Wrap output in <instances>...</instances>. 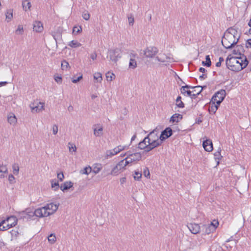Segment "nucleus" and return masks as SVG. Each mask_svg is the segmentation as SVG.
I'll use <instances>...</instances> for the list:
<instances>
[{
    "mask_svg": "<svg viewBox=\"0 0 251 251\" xmlns=\"http://www.w3.org/2000/svg\"><path fill=\"white\" fill-rule=\"evenodd\" d=\"M205 59H206L205 61H202V64L207 67H210L211 64V62L209 55H206V57H205Z\"/></svg>",
    "mask_w": 251,
    "mask_h": 251,
    "instance_id": "38",
    "label": "nucleus"
},
{
    "mask_svg": "<svg viewBox=\"0 0 251 251\" xmlns=\"http://www.w3.org/2000/svg\"><path fill=\"white\" fill-rule=\"evenodd\" d=\"M148 138L147 137H145L144 139L140 142L138 144V148L141 150H144L146 147H147V145L150 143L149 142H148Z\"/></svg>",
    "mask_w": 251,
    "mask_h": 251,
    "instance_id": "28",
    "label": "nucleus"
},
{
    "mask_svg": "<svg viewBox=\"0 0 251 251\" xmlns=\"http://www.w3.org/2000/svg\"><path fill=\"white\" fill-rule=\"evenodd\" d=\"M22 6L23 9L26 11L27 10L30 9L31 4L28 0H25L22 2Z\"/></svg>",
    "mask_w": 251,
    "mask_h": 251,
    "instance_id": "30",
    "label": "nucleus"
},
{
    "mask_svg": "<svg viewBox=\"0 0 251 251\" xmlns=\"http://www.w3.org/2000/svg\"><path fill=\"white\" fill-rule=\"evenodd\" d=\"M22 216L24 218L31 217L35 215L34 211H32L30 209H26L25 211L21 212Z\"/></svg>",
    "mask_w": 251,
    "mask_h": 251,
    "instance_id": "20",
    "label": "nucleus"
},
{
    "mask_svg": "<svg viewBox=\"0 0 251 251\" xmlns=\"http://www.w3.org/2000/svg\"><path fill=\"white\" fill-rule=\"evenodd\" d=\"M233 54L238 55H241V53L239 51V49L238 47H237L233 50Z\"/></svg>",
    "mask_w": 251,
    "mask_h": 251,
    "instance_id": "58",
    "label": "nucleus"
},
{
    "mask_svg": "<svg viewBox=\"0 0 251 251\" xmlns=\"http://www.w3.org/2000/svg\"><path fill=\"white\" fill-rule=\"evenodd\" d=\"M102 127L101 126L98 125L97 127L94 128V134L97 137H99L102 134Z\"/></svg>",
    "mask_w": 251,
    "mask_h": 251,
    "instance_id": "25",
    "label": "nucleus"
},
{
    "mask_svg": "<svg viewBox=\"0 0 251 251\" xmlns=\"http://www.w3.org/2000/svg\"><path fill=\"white\" fill-rule=\"evenodd\" d=\"M108 55L110 60L116 62L118 59L121 57V50L118 49L109 50Z\"/></svg>",
    "mask_w": 251,
    "mask_h": 251,
    "instance_id": "9",
    "label": "nucleus"
},
{
    "mask_svg": "<svg viewBox=\"0 0 251 251\" xmlns=\"http://www.w3.org/2000/svg\"><path fill=\"white\" fill-rule=\"evenodd\" d=\"M24 33V28L23 25H18L17 29L15 30V33L17 35H22Z\"/></svg>",
    "mask_w": 251,
    "mask_h": 251,
    "instance_id": "37",
    "label": "nucleus"
},
{
    "mask_svg": "<svg viewBox=\"0 0 251 251\" xmlns=\"http://www.w3.org/2000/svg\"><path fill=\"white\" fill-rule=\"evenodd\" d=\"M97 55L96 52H93L91 54L90 57L93 60H95L97 59Z\"/></svg>",
    "mask_w": 251,
    "mask_h": 251,
    "instance_id": "61",
    "label": "nucleus"
},
{
    "mask_svg": "<svg viewBox=\"0 0 251 251\" xmlns=\"http://www.w3.org/2000/svg\"><path fill=\"white\" fill-rule=\"evenodd\" d=\"M15 177L13 175H10L8 176V181L10 183H13L14 182Z\"/></svg>",
    "mask_w": 251,
    "mask_h": 251,
    "instance_id": "59",
    "label": "nucleus"
},
{
    "mask_svg": "<svg viewBox=\"0 0 251 251\" xmlns=\"http://www.w3.org/2000/svg\"><path fill=\"white\" fill-rule=\"evenodd\" d=\"M190 88H193V87H191V86L187 85L181 87V88L180 89L181 93L182 94L184 95L185 96H189V97L193 96V95H192V92L190 91V90H186Z\"/></svg>",
    "mask_w": 251,
    "mask_h": 251,
    "instance_id": "17",
    "label": "nucleus"
},
{
    "mask_svg": "<svg viewBox=\"0 0 251 251\" xmlns=\"http://www.w3.org/2000/svg\"><path fill=\"white\" fill-rule=\"evenodd\" d=\"M172 135V130L170 127H167L163 130L159 136V139L162 142L165 139L169 138Z\"/></svg>",
    "mask_w": 251,
    "mask_h": 251,
    "instance_id": "13",
    "label": "nucleus"
},
{
    "mask_svg": "<svg viewBox=\"0 0 251 251\" xmlns=\"http://www.w3.org/2000/svg\"><path fill=\"white\" fill-rule=\"evenodd\" d=\"M54 80L58 84H61L62 83V79L61 76H54Z\"/></svg>",
    "mask_w": 251,
    "mask_h": 251,
    "instance_id": "56",
    "label": "nucleus"
},
{
    "mask_svg": "<svg viewBox=\"0 0 251 251\" xmlns=\"http://www.w3.org/2000/svg\"><path fill=\"white\" fill-rule=\"evenodd\" d=\"M220 104H217L216 102L211 101L209 107V111L210 113H215Z\"/></svg>",
    "mask_w": 251,
    "mask_h": 251,
    "instance_id": "21",
    "label": "nucleus"
},
{
    "mask_svg": "<svg viewBox=\"0 0 251 251\" xmlns=\"http://www.w3.org/2000/svg\"><path fill=\"white\" fill-rule=\"evenodd\" d=\"M129 59H136L138 58V55L134 51L131 50L129 53Z\"/></svg>",
    "mask_w": 251,
    "mask_h": 251,
    "instance_id": "41",
    "label": "nucleus"
},
{
    "mask_svg": "<svg viewBox=\"0 0 251 251\" xmlns=\"http://www.w3.org/2000/svg\"><path fill=\"white\" fill-rule=\"evenodd\" d=\"M59 203H50L44 206L37 208L34 211L35 215L39 218L46 217L53 214L58 208Z\"/></svg>",
    "mask_w": 251,
    "mask_h": 251,
    "instance_id": "3",
    "label": "nucleus"
},
{
    "mask_svg": "<svg viewBox=\"0 0 251 251\" xmlns=\"http://www.w3.org/2000/svg\"><path fill=\"white\" fill-rule=\"evenodd\" d=\"M194 88H196V89H199V90H194V92H196V91H198V92H197L196 94H193V97L196 96L197 95H199L201 92V91L202 90V87L200 86H198L195 87Z\"/></svg>",
    "mask_w": 251,
    "mask_h": 251,
    "instance_id": "51",
    "label": "nucleus"
},
{
    "mask_svg": "<svg viewBox=\"0 0 251 251\" xmlns=\"http://www.w3.org/2000/svg\"><path fill=\"white\" fill-rule=\"evenodd\" d=\"M82 30L81 26H74L73 30V33L75 34H77L79 33Z\"/></svg>",
    "mask_w": 251,
    "mask_h": 251,
    "instance_id": "49",
    "label": "nucleus"
},
{
    "mask_svg": "<svg viewBox=\"0 0 251 251\" xmlns=\"http://www.w3.org/2000/svg\"><path fill=\"white\" fill-rule=\"evenodd\" d=\"M69 67V64L67 61L64 60L63 61H62L61 68H62V70L67 69Z\"/></svg>",
    "mask_w": 251,
    "mask_h": 251,
    "instance_id": "48",
    "label": "nucleus"
},
{
    "mask_svg": "<svg viewBox=\"0 0 251 251\" xmlns=\"http://www.w3.org/2000/svg\"><path fill=\"white\" fill-rule=\"evenodd\" d=\"M182 119V115L178 114L175 113L173 114L170 119V123L172 124H176L178 123Z\"/></svg>",
    "mask_w": 251,
    "mask_h": 251,
    "instance_id": "16",
    "label": "nucleus"
},
{
    "mask_svg": "<svg viewBox=\"0 0 251 251\" xmlns=\"http://www.w3.org/2000/svg\"><path fill=\"white\" fill-rule=\"evenodd\" d=\"M7 121L10 125H15L17 123V119L13 113H10L8 115Z\"/></svg>",
    "mask_w": 251,
    "mask_h": 251,
    "instance_id": "26",
    "label": "nucleus"
},
{
    "mask_svg": "<svg viewBox=\"0 0 251 251\" xmlns=\"http://www.w3.org/2000/svg\"><path fill=\"white\" fill-rule=\"evenodd\" d=\"M128 22L129 25L132 26L134 23V17L132 15H128L127 16Z\"/></svg>",
    "mask_w": 251,
    "mask_h": 251,
    "instance_id": "45",
    "label": "nucleus"
},
{
    "mask_svg": "<svg viewBox=\"0 0 251 251\" xmlns=\"http://www.w3.org/2000/svg\"><path fill=\"white\" fill-rule=\"evenodd\" d=\"M3 221H5V228H7V229L15 226L17 224V219L14 216H10Z\"/></svg>",
    "mask_w": 251,
    "mask_h": 251,
    "instance_id": "10",
    "label": "nucleus"
},
{
    "mask_svg": "<svg viewBox=\"0 0 251 251\" xmlns=\"http://www.w3.org/2000/svg\"><path fill=\"white\" fill-rule=\"evenodd\" d=\"M221 149H219L218 151H216L215 153H214V156L215 157V158L217 159H221L222 156L221 155Z\"/></svg>",
    "mask_w": 251,
    "mask_h": 251,
    "instance_id": "52",
    "label": "nucleus"
},
{
    "mask_svg": "<svg viewBox=\"0 0 251 251\" xmlns=\"http://www.w3.org/2000/svg\"><path fill=\"white\" fill-rule=\"evenodd\" d=\"M106 77L107 81H111L115 78V75L113 73L108 72L106 74Z\"/></svg>",
    "mask_w": 251,
    "mask_h": 251,
    "instance_id": "44",
    "label": "nucleus"
},
{
    "mask_svg": "<svg viewBox=\"0 0 251 251\" xmlns=\"http://www.w3.org/2000/svg\"><path fill=\"white\" fill-rule=\"evenodd\" d=\"M157 146H158L157 144H151V143H149L147 145V147H146L144 150H145L146 152H149Z\"/></svg>",
    "mask_w": 251,
    "mask_h": 251,
    "instance_id": "33",
    "label": "nucleus"
},
{
    "mask_svg": "<svg viewBox=\"0 0 251 251\" xmlns=\"http://www.w3.org/2000/svg\"><path fill=\"white\" fill-rule=\"evenodd\" d=\"M57 177L60 180V181H62L64 178V175L63 173H60L57 174Z\"/></svg>",
    "mask_w": 251,
    "mask_h": 251,
    "instance_id": "60",
    "label": "nucleus"
},
{
    "mask_svg": "<svg viewBox=\"0 0 251 251\" xmlns=\"http://www.w3.org/2000/svg\"><path fill=\"white\" fill-rule=\"evenodd\" d=\"M73 183L71 181H66L60 186L62 191H64L73 187Z\"/></svg>",
    "mask_w": 251,
    "mask_h": 251,
    "instance_id": "24",
    "label": "nucleus"
},
{
    "mask_svg": "<svg viewBox=\"0 0 251 251\" xmlns=\"http://www.w3.org/2000/svg\"><path fill=\"white\" fill-rule=\"evenodd\" d=\"M128 148L127 146L119 145L114 148L113 149L106 151L105 153V157L106 159L111 158L113 156L117 154L122 151L127 149Z\"/></svg>",
    "mask_w": 251,
    "mask_h": 251,
    "instance_id": "4",
    "label": "nucleus"
},
{
    "mask_svg": "<svg viewBox=\"0 0 251 251\" xmlns=\"http://www.w3.org/2000/svg\"><path fill=\"white\" fill-rule=\"evenodd\" d=\"M82 78V75L81 74H79V75L77 77H75V76H74L73 77L71 78V80H72V81L73 83H76L79 80H80Z\"/></svg>",
    "mask_w": 251,
    "mask_h": 251,
    "instance_id": "43",
    "label": "nucleus"
},
{
    "mask_svg": "<svg viewBox=\"0 0 251 251\" xmlns=\"http://www.w3.org/2000/svg\"><path fill=\"white\" fill-rule=\"evenodd\" d=\"M33 30L36 32H40L43 29V26L41 22L35 21L33 24Z\"/></svg>",
    "mask_w": 251,
    "mask_h": 251,
    "instance_id": "19",
    "label": "nucleus"
},
{
    "mask_svg": "<svg viewBox=\"0 0 251 251\" xmlns=\"http://www.w3.org/2000/svg\"><path fill=\"white\" fill-rule=\"evenodd\" d=\"M95 82L101 83L102 80V75L99 72L95 73L93 75Z\"/></svg>",
    "mask_w": 251,
    "mask_h": 251,
    "instance_id": "29",
    "label": "nucleus"
},
{
    "mask_svg": "<svg viewBox=\"0 0 251 251\" xmlns=\"http://www.w3.org/2000/svg\"><path fill=\"white\" fill-rule=\"evenodd\" d=\"M48 241L51 244H54L56 240L54 234H50L48 237Z\"/></svg>",
    "mask_w": 251,
    "mask_h": 251,
    "instance_id": "36",
    "label": "nucleus"
},
{
    "mask_svg": "<svg viewBox=\"0 0 251 251\" xmlns=\"http://www.w3.org/2000/svg\"><path fill=\"white\" fill-rule=\"evenodd\" d=\"M30 107L33 113H38L44 109V103L42 102H34L30 104Z\"/></svg>",
    "mask_w": 251,
    "mask_h": 251,
    "instance_id": "12",
    "label": "nucleus"
},
{
    "mask_svg": "<svg viewBox=\"0 0 251 251\" xmlns=\"http://www.w3.org/2000/svg\"><path fill=\"white\" fill-rule=\"evenodd\" d=\"M142 176V174L139 172L135 171L133 175L134 178L135 180L139 181Z\"/></svg>",
    "mask_w": 251,
    "mask_h": 251,
    "instance_id": "42",
    "label": "nucleus"
},
{
    "mask_svg": "<svg viewBox=\"0 0 251 251\" xmlns=\"http://www.w3.org/2000/svg\"><path fill=\"white\" fill-rule=\"evenodd\" d=\"M239 36L237 35V31L231 28L226 32L222 39V43L223 46L226 49H230L236 45L238 40Z\"/></svg>",
    "mask_w": 251,
    "mask_h": 251,
    "instance_id": "2",
    "label": "nucleus"
},
{
    "mask_svg": "<svg viewBox=\"0 0 251 251\" xmlns=\"http://www.w3.org/2000/svg\"><path fill=\"white\" fill-rule=\"evenodd\" d=\"M246 46L247 48L251 47V39H248L247 41Z\"/></svg>",
    "mask_w": 251,
    "mask_h": 251,
    "instance_id": "63",
    "label": "nucleus"
},
{
    "mask_svg": "<svg viewBox=\"0 0 251 251\" xmlns=\"http://www.w3.org/2000/svg\"><path fill=\"white\" fill-rule=\"evenodd\" d=\"M13 10L12 9H8L5 13L6 20L7 22H10L13 18Z\"/></svg>",
    "mask_w": 251,
    "mask_h": 251,
    "instance_id": "31",
    "label": "nucleus"
},
{
    "mask_svg": "<svg viewBox=\"0 0 251 251\" xmlns=\"http://www.w3.org/2000/svg\"><path fill=\"white\" fill-rule=\"evenodd\" d=\"M226 96L225 90L221 89L215 94L212 98V101L216 102L217 104H220Z\"/></svg>",
    "mask_w": 251,
    "mask_h": 251,
    "instance_id": "8",
    "label": "nucleus"
},
{
    "mask_svg": "<svg viewBox=\"0 0 251 251\" xmlns=\"http://www.w3.org/2000/svg\"><path fill=\"white\" fill-rule=\"evenodd\" d=\"M210 226H212V227H215V230L217 227L219 225V222L217 220H214L210 224H209Z\"/></svg>",
    "mask_w": 251,
    "mask_h": 251,
    "instance_id": "54",
    "label": "nucleus"
},
{
    "mask_svg": "<svg viewBox=\"0 0 251 251\" xmlns=\"http://www.w3.org/2000/svg\"><path fill=\"white\" fill-rule=\"evenodd\" d=\"M12 169H13V172L14 174L17 175L19 173V167L18 164L14 163L12 165Z\"/></svg>",
    "mask_w": 251,
    "mask_h": 251,
    "instance_id": "40",
    "label": "nucleus"
},
{
    "mask_svg": "<svg viewBox=\"0 0 251 251\" xmlns=\"http://www.w3.org/2000/svg\"><path fill=\"white\" fill-rule=\"evenodd\" d=\"M137 67L136 59H130L128 67L129 69H134Z\"/></svg>",
    "mask_w": 251,
    "mask_h": 251,
    "instance_id": "35",
    "label": "nucleus"
},
{
    "mask_svg": "<svg viewBox=\"0 0 251 251\" xmlns=\"http://www.w3.org/2000/svg\"><path fill=\"white\" fill-rule=\"evenodd\" d=\"M90 14L88 11L85 10L82 12V17L85 20H88L90 19Z\"/></svg>",
    "mask_w": 251,
    "mask_h": 251,
    "instance_id": "46",
    "label": "nucleus"
},
{
    "mask_svg": "<svg viewBox=\"0 0 251 251\" xmlns=\"http://www.w3.org/2000/svg\"><path fill=\"white\" fill-rule=\"evenodd\" d=\"M92 172V168L90 166L85 167L80 171L81 174L89 175Z\"/></svg>",
    "mask_w": 251,
    "mask_h": 251,
    "instance_id": "34",
    "label": "nucleus"
},
{
    "mask_svg": "<svg viewBox=\"0 0 251 251\" xmlns=\"http://www.w3.org/2000/svg\"><path fill=\"white\" fill-rule=\"evenodd\" d=\"M146 137L148 138V142L151 144H157L159 146L162 143L161 139L158 137V133L155 130L151 131Z\"/></svg>",
    "mask_w": 251,
    "mask_h": 251,
    "instance_id": "7",
    "label": "nucleus"
},
{
    "mask_svg": "<svg viewBox=\"0 0 251 251\" xmlns=\"http://www.w3.org/2000/svg\"><path fill=\"white\" fill-rule=\"evenodd\" d=\"M176 105L179 108H183L184 107V104L181 100L176 101Z\"/></svg>",
    "mask_w": 251,
    "mask_h": 251,
    "instance_id": "57",
    "label": "nucleus"
},
{
    "mask_svg": "<svg viewBox=\"0 0 251 251\" xmlns=\"http://www.w3.org/2000/svg\"><path fill=\"white\" fill-rule=\"evenodd\" d=\"M109 173H110L108 172V170H106L105 169H104L102 171V175L104 177H105L108 176L109 175L107 174Z\"/></svg>",
    "mask_w": 251,
    "mask_h": 251,
    "instance_id": "62",
    "label": "nucleus"
},
{
    "mask_svg": "<svg viewBox=\"0 0 251 251\" xmlns=\"http://www.w3.org/2000/svg\"><path fill=\"white\" fill-rule=\"evenodd\" d=\"M201 228H202V230L205 229L204 232L205 234H208L211 232H212L214 231H215V227L210 226L209 225H202Z\"/></svg>",
    "mask_w": 251,
    "mask_h": 251,
    "instance_id": "23",
    "label": "nucleus"
},
{
    "mask_svg": "<svg viewBox=\"0 0 251 251\" xmlns=\"http://www.w3.org/2000/svg\"><path fill=\"white\" fill-rule=\"evenodd\" d=\"M158 52V50L154 47H149L144 50V54L147 58L153 57Z\"/></svg>",
    "mask_w": 251,
    "mask_h": 251,
    "instance_id": "11",
    "label": "nucleus"
},
{
    "mask_svg": "<svg viewBox=\"0 0 251 251\" xmlns=\"http://www.w3.org/2000/svg\"><path fill=\"white\" fill-rule=\"evenodd\" d=\"M52 188H54V190L58 189L59 188V184L56 180H52L51 181Z\"/></svg>",
    "mask_w": 251,
    "mask_h": 251,
    "instance_id": "47",
    "label": "nucleus"
},
{
    "mask_svg": "<svg viewBox=\"0 0 251 251\" xmlns=\"http://www.w3.org/2000/svg\"><path fill=\"white\" fill-rule=\"evenodd\" d=\"M202 146L205 151L210 152L213 150V144L211 140L206 139L203 141Z\"/></svg>",
    "mask_w": 251,
    "mask_h": 251,
    "instance_id": "14",
    "label": "nucleus"
},
{
    "mask_svg": "<svg viewBox=\"0 0 251 251\" xmlns=\"http://www.w3.org/2000/svg\"><path fill=\"white\" fill-rule=\"evenodd\" d=\"M68 46L73 48H76L81 46V44L76 40H72L68 43Z\"/></svg>",
    "mask_w": 251,
    "mask_h": 251,
    "instance_id": "32",
    "label": "nucleus"
},
{
    "mask_svg": "<svg viewBox=\"0 0 251 251\" xmlns=\"http://www.w3.org/2000/svg\"><path fill=\"white\" fill-rule=\"evenodd\" d=\"M187 227L190 231L193 234L198 233L201 229L200 226L197 224H189L187 225Z\"/></svg>",
    "mask_w": 251,
    "mask_h": 251,
    "instance_id": "15",
    "label": "nucleus"
},
{
    "mask_svg": "<svg viewBox=\"0 0 251 251\" xmlns=\"http://www.w3.org/2000/svg\"><path fill=\"white\" fill-rule=\"evenodd\" d=\"M127 165H126L125 160H121L112 169L110 173L107 175H111L114 176H118L121 171L125 170V167Z\"/></svg>",
    "mask_w": 251,
    "mask_h": 251,
    "instance_id": "5",
    "label": "nucleus"
},
{
    "mask_svg": "<svg viewBox=\"0 0 251 251\" xmlns=\"http://www.w3.org/2000/svg\"><path fill=\"white\" fill-rule=\"evenodd\" d=\"M142 155L139 152L131 153L129 151V154L124 159L125 160L126 165H128L133 162H136L141 159Z\"/></svg>",
    "mask_w": 251,
    "mask_h": 251,
    "instance_id": "6",
    "label": "nucleus"
},
{
    "mask_svg": "<svg viewBox=\"0 0 251 251\" xmlns=\"http://www.w3.org/2000/svg\"><path fill=\"white\" fill-rule=\"evenodd\" d=\"M170 58L164 54H160L156 57V59L161 62H168Z\"/></svg>",
    "mask_w": 251,
    "mask_h": 251,
    "instance_id": "27",
    "label": "nucleus"
},
{
    "mask_svg": "<svg viewBox=\"0 0 251 251\" xmlns=\"http://www.w3.org/2000/svg\"><path fill=\"white\" fill-rule=\"evenodd\" d=\"M143 174H144V176L145 177H146L147 178H150V173L149 170V169L147 167H145L144 169Z\"/></svg>",
    "mask_w": 251,
    "mask_h": 251,
    "instance_id": "50",
    "label": "nucleus"
},
{
    "mask_svg": "<svg viewBox=\"0 0 251 251\" xmlns=\"http://www.w3.org/2000/svg\"><path fill=\"white\" fill-rule=\"evenodd\" d=\"M68 148L70 152H75L76 151V147L75 145L70 142L68 143Z\"/></svg>",
    "mask_w": 251,
    "mask_h": 251,
    "instance_id": "39",
    "label": "nucleus"
},
{
    "mask_svg": "<svg viewBox=\"0 0 251 251\" xmlns=\"http://www.w3.org/2000/svg\"><path fill=\"white\" fill-rule=\"evenodd\" d=\"M5 221H2L0 223V231H4V230H7V228H5Z\"/></svg>",
    "mask_w": 251,
    "mask_h": 251,
    "instance_id": "53",
    "label": "nucleus"
},
{
    "mask_svg": "<svg viewBox=\"0 0 251 251\" xmlns=\"http://www.w3.org/2000/svg\"><path fill=\"white\" fill-rule=\"evenodd\" d=\"M248 61L246 58L243 59L241 57L230 56L229 55L226 60V65L227 68L231 71L238 72L248 65Z\"/></svg>",
    "mask_w": 251,
    "mask_h": 251,
    "instance_id": "1",
    "label": "nucleus"
},
{
    "mask_svg": "<svg viewBox=\"0 0 251 251\" xmlns=\"http://www.w3.org/2000/svg\"><path fill=\"white\" fill-rule=\"evenodd\" d=\"M92 172L95 174H98L102 170V166L100 163H95L92 165Z\"/></svg>",
    "mask_w": 251,
    "mask_h": 251,
    "instance_id": "18",
    "label": "nucleus"
},
{
    "mask_svg": "<svg viewBox=\"0 0 251 251\" xmlns=\"http://www.w3.org/2000/svg\"><path fill=\"white\" fill-rule=\"evenodd\" d=\"M8 173V169L6 165L1 164L0 165V178H3L5 177L4 174Z\"/></svg>",
    "mask_w": 251,
    "mask_h": 251,
    "instance_id": "22",
    "label": "nucleus"
},
{
    "mask_svg": "<svg viewBox=\"0 0 251 251\" xmlns=\"http://www.w3.org/2000/svg\"><path fill=\"white\" fill-rule=\"evenodd\" d=\"M120 181L121 184H124L126 181V178L125 177H122L120 179Z\"/></svg>",
    "mask_w": 251,
    "mask_h": 251,
    "instance_id": "64",
    "label": "nucleus"
},
{
    "mask_svg": "<svg viewBox=\"0 0 251 251\" xmlns=\"http://www.w3.org/2000/svg\"><path fill=\"white\" fill-rule=\"evenodd\" d=\"M52 130L53 134L54 135H56L57 133L58 130V126L56 125H53Z\"/></svg>",
    "mask_w": 251,
    "mask_h": 251,
    "instance_id": "55",
    "label": "nucleus"
}]
</instances>
